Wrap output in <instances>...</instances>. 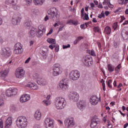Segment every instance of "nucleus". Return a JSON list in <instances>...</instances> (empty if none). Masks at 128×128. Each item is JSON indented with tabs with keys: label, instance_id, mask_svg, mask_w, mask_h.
I'll return each instance as SVG.
<instances>
[{
	"label": "nucleus",
	"instance_id": "obj_1",
	"mask_svg": "<svg viewBox=\"0 0 128 128\" xmlns=\"http://www.w3.org/2000/svg\"><path fill=\"white\" fill-rule=\"evenodd\" d=\"M48 14H49V16L51 20H56V22L54 24V26H58V24H62L60 22V15L56 8H51L50 10L48 11Z\"/></svg>",
	"mask_w": 128,
	"mask_h": 128
},
{
	"label": "nucleus",
	"instance_id": "obj_2",
	"mask_svg": "<svg viewBox=\"0 0 128 128\" xmlns=\"http://www.w3.org/2000/svg\"><path fill=\"white\" fill-rule=\"evenodd\" d=\"M54 104L57 110H63L66 106V101L62 97H57L54 100Z\"/></svg>",
	"mask_w": 128,
	"mask_h": 128
},
{
	"label": "nucleus",
	"instance_id": "obj_3",
	"mask_svg": "<svg viewBox=\"0 0 128 128\" xmlns=\"http://www.w3.org/2000/svg\"><path fill=\"white\" fill-rule=\"evenodd\" d=\"M16 124L20 128H26L28 126V119L24 116H20L16 119Z\"/></svg>",
	"mask_w": 128,
	"mask_h": 128
},
{
	"label": "nucleus",
	"instance_id": "obj_4",
	"mask_svg": "<svg viewBox=\"0 0 128 128\" xmlns=\"http://www.w3.org/2000/svg\"><path fill=\"white\" fill-rule=\"evenodd\" d=\"M17 2L18 0H6L5 1V4L8 6H4V10H8L12 8H13L14 10H16V6Z\"/></svg>",
	"mask_w": 128,
	"mask_h": 128
},
{
	"label": "nucleus",
	"instance_id": "obj_5",
	"mask_svg": "<svg viewBox=\"0 0 128 128\" xmlns=\"http://www.w3.org/2000/svg\"><path fill=\"white\" fill-rule=\"evenodd\" d=\"M68 96L70 100L74 102H78V99L80 98V95H78V92L74 91L70 92L69 93Z\"/></svg>",
	"mask_w": 128,
	"mask_h": 128
},
{
	"label": "nucleus",
	"instance_id": "obj_6",
	"mask_svg": "<svg viewBox=\"0 0 128 128\" xmlns=\"http://www.w3.org/2000/svg\"><path fill=\"white\" fill-rule=\"evenodd\" d=\"M80 76V74L78 70H72L69 74V78L72 80H78Z\"/></svg>",
	"mask_w": 128,
	"mask_h": 128
},
{
	"label": "nucleus",
	"instance_id": "obj_7",
	"mask_svg": "<svg viewBox=\"0 0 128 128\" xmlns=\"http://www.w3.org/2000/svg\"><path fill=\"white\" fill-rule=\"evenodd\" d=\"M59 86L62 90H66L68 88V80L66 78L62 80L59 84Z\"/></svg>",
	"mask_w": 128,
	"mask_h": 128
},
{
	"label": "nucleus",
	"instance_id": "obj_8",
	"mask_svg": "<svg viewBox=\"0 0 128 128\" xmlns=\"http://www.w3.org/2000/svg\"><path fill=\"white\" fill-rule=\"evenodd\" d=\"M14 48V52L15 54H20L22 52V44L20 42H17Z\"/></svg>",
	"mask_w": 128,
	"mask_h": 128
},
{
	"label": "nucleus",
	"instance_id": "obj_9",
	"mask_svg": "<svg viewBox=\"0 0 128 128\" xmlns=\"http://www.w3.org/2000/svg\"><path fill=\"white\" fill-rule=\"evenodd\" d=\"M83 62L86 66H90L92 64V59L90 56H86L82 59Z\"/></svg>",
	"mask_w": 128,
	"mask_h": 128
},
{
	"label": "nucleus",
	"instance_id": "obj_10",
	"mask_svg": "<svg viewBox=\"0 0 128 128\" xmlns=\"http://www.w3.org/2000/svg\"><path fill=\"white\" fill-rule=\"evenodd\" d=\"M12 54V51L10 49L8 48H2L1 50V54L4 58H8Z\"/></svg>",
	"mask_w": 128,
	"mask_h": 128
},
{
	"label": "nucleus",
	"instance_id": "obj_11",
	"mask_svg": "<svg viewBox=\"0 0 128 128\" xmlns=\"http://www.w3.org/2000/svg\"><path fill=\"white\" fill-rule=\"evenodd\" d=\"M15 76L18 78H22L24 76V71L22 68H18L15 72Z\"/></svg>",
	"mask_w": 128,
	"mask_h": 128
},
{
	"label": "nucleus",
	"instance_id": "obj_12",
	"mask_svg": "<svg viewBox=\"0 0 128 128\" xmlns=\"http://www.w3.org/2000/svg\"><path fill=\"white\" fill-rule=\"evenodd\" d=\"M44 124L46 128H54V120L52 118H47L45 120Z\"/></svg>",
	"mask_w": 128,
	"mask_h": 128
},
{
	"label": "nucleus",
	"instance_id": "obj_13",
	"mask_svg": "<svg viewBox=\"0 0 128 128\" xmlns=\"http://www.w3.org/2000/svg\"><path fill=\"white\" fill-rule=\"evenodd\" d=\"M18 94V89L16 88H10L6 90V96H16Z\"/></svg>",
	"mask_w": 128,
	"mask_h": 128
},
{
	"label": "nucleus",
	"instance_id": "obj_14",
	"mask_svg": "<svg viewBox=\"0 0 128 128\" xmlns=\"http://www.w3.org/2000/svg\"><path fill=\"white\" fill-rule=\"evenodd\" d=\"M64 124L67 128H72L74 126V118H70L68 119H66L64 120Z\"/></svg>",
	"mask_w": 128,
	"mask_h": 128
},
{
	"label": "nucleus",
	"instance_id": "obj_15",
	"mask_svg": "<svg viewBox=\"0 0 128 128\" xmlns=\"http://www.w3.org/2000/svg\"><path fill=\"white\" fill-rule=\"evenodd\" d=\"M21 20L22 17L17 16H14L12 17V22L14 26H18V24H20V22Z\"/></svg>",
	"mask_w": 128,
	"mask_h": 128
},
{
	"label": "nucleus",
	"instance_id": "obj_16",
	"mask_svg": "<svg viewBox=\"0 0 128 128\" xmlns=\"http://www.w3.org/2000/svg\"><path fill=\"white\" fill-rule=\"evenodd\" d=\"M100 122V119L96 118V116H94L91 120L90 128H94Z\"/></svg>",
	"mask_w": 128,
	"mask_h": 128
},
{
	"label": "nucleus",
	"instance_id": "obj_17",
	"mask_svg": "<svg viewBox=\"0 0 128 128\" xmlns=\"http://www.w3.org/2000/svg\"><path fill=\"white\" fill-rule=\"evenodd\" d=\"M77 106L79 110H82L86 106V102L84 100H80L77 103Z\"/></svg>",
	"mask_w": 128,
	"mask_h": 128
},
{
	"label": "nucleus",
	"instance_id": "obj_18",
	"mask_svg": "<svg viewBox=\"0 0 128 128\" xmlns=\"http://www.w3.org/2000/svg\"><path fill=\"white\" fill-rule=\"evenodd\" d=\"M121 36L124 40H128V28H126L122 30Z\"/></svg>",
	"mask_w": 128,
	"mask_h": 128
},
{
	"label": "nucleus",
	"instance_id": "obj_19",
	"mask_svg": "<svg viewBox=\"0 0 128 128\" xmlns=\"http://www.w3.org/2000/svg\"><path fill=\"white\" fill-rule=\"evenodd\" d=\"M100 99L97 97L96 96H94L90 98V102L92 106H96L98 104Z\"/></svg>",
	"mask_w": 128,
	"mask_h": 128
},
{
	"label": "nucleus",
	"instance_id": "obj_20",
	"mask_svg": "<svg viewBox=\"0 0 128 128\" xmlns=\"http://www.w3.org/2000/svg\"><path fill=\"white\" fill-rule=\"evenodd\" d=\"M30 95L25 94L20 97V102H28V100H30Z\"/></svg>",
	"mask_w": 128,
	"mask_h": 128
},
{
	"label": "nucleus",
	"instance_id": "obj_21",
	"mask_svg": "<svg viewBox=\"0 0 128 128\" xmlns=\"http://www.w3.org/2000/svg\"><path fill=\"white\" fill-rule=\"evenodd\" d=\"M48 50L46 48H43L40 50V54L42 56L44 60H46L48 57Z\"/></svg>",
	"mask_w": 128,
	"mask_h": 128
},
{
	"label": "nucleus",
	"instance_id": "obj_22",
	"mask_svg": "<svg viewBox=\"0 0 128 128\" xmlns=\"http://www.w3.org/2000/svg\"><path fill=\"white\" fill-rule=\"evenodd\" d=\"M12 119L11 117H8L5 122L4 128H10L12 126Z\"/></svg>",
	"mask_w": 128,
	"mask_h": 128
},
{
	"label": "nucleus",
	"instance_id": "obj_23",
	"mask_svg": "<svg viewBox=\"0 0 128 128\" xmlns=\"http://www.w3.org/2000/svg\"><path fill=\"white\" fill-rule=\"evenodd\" d=\"M8 74V70H2L0 72V78H4Z\"/></svg>",
	"mask_w": 128,
	"mask_h": 128
},
{
	"label": "nucleus",
	"instance_id": "obj_24",
	"mask_svg": "<svg viewBox=\"0 0 128 128\" xmlns=\"http://www.w3.org/2000/svg\"><path fill=\"white\" fill-rule=\"evenodd\" d=\"M27 88H30L31 90H38V85L36 84L30 83L26 85Z\"/></svg>",
	"mask_w": 128,
	"mask_h": 128
},
{
	"label": "nucleus",
	"instance_id": "obj_25",
	"mask_svg": "<svg viewBox=\"0 0 128 128\" xmlns=\"http://www.w3.org/2000/svg\"><path fill=\"white\" fill-rule=\"evenodd\" d=\"M36 28H32L29 32V36L30 38H34L36 34Z\"/></svg>",
	"mask_w": 128,
	"mask_h": 128
},
{
	"label": "nucleus",
	"instance_id": "obj_26",
	"mask_svg": "<svg viewBox=\"0 0 128 128\" xmlns=\"http://www.w3.org/2000/svg\"><path fill=\"white\" fill-rule=\"evenodd\" d=\"M37 84L40 86H46V80L41 77L37 80Z\"/></svg>",
	"mask_w": 128,
	"mask_h": 128
},
{
	"label": "nucleus",
	"instance_id": "obj_27",
	"mask_svg": "<svg viewBox=\"0 0 128 128\" xmlns=\"http://www.w3.org/2000/svg\"><path fill=\"white\" fill-rule=\"evenodd\" d=\"M62 72V68L53 69L52 75L54 76H58Z\"/></svg>",
	"mask_w": 128,
	"mask_h": 128
},
{
	"label": "nucleus",
	"instance_id": "obj_28",
	"mask_svg": "<svg viewBox=\"0 0 128 128\" xmlns=\"http://www.w3.org/2000/svg\"><path fill=\"white\" fill-rule=\"evenodd\" d=\"M34 118L37 120H40L42 118V113L40 110H37L34 114Z\"/></svg>",
	"mask_w": 128,
	"mask_h": 128
},
{
	"label": "nucleus",
	"instance_id": "obj_29",
	"mask_svg": "<svg viewBox=\"0 0 128 128\" xmlns=\"http://www.w3.org/2000/svg\"><path fill=\"white\" fill-rule=\"evenodd\" d=\"M10 110L12 112H18V107L16 105L14 104H12L10 106Z\"/></svg>",
	"mask_w": 128,
	"mask_h": 128
},
{
	"label": "nucleus",
	"instance_id": "obj_30",
	"mask_svg": "<svg viewBox=\"0 0 128 128\" xmlns=\"http://www.w3.org/2000/svg\"><path fill=\"white\" fill-rule=\"evenodd\" d=\"M44 0H34V3L36 6H42Z\"/></svg>",
	"mask_w": 128,
	"mask_h": 128
},
{
	"label": "nucleus",
	"instance_id": "obj_31",
	"mask_svg": "<svg viewBox=\"0 0 128 128\" xmlns=\"http://www.w3.org/2000/svg\"><path fill=\"white\" fill-rule=\"evenodd\" d=\"M84 40V37L80 36H78L76 40L74 42V44L75 46L76 44H78L80 42V40Z\"/></svg>",
	"mask_w": 128,
	"mask_h": 128
},
{
	"label": "nucleus",
	"instance_id": "obj_32",
	"mask_svg": "<svg viewBox=\"0 0 128 128\" xmlns=\"http://www.w3.org/2000/svg\"><path fill=\"white\" fill-rule=\"evenodd\" d=\"M104 34H110L112 32V28L110 27L107 26L104 28Z\"/></svg>",
	"mask_w": 128,
	"mask_h": 128
},
{
	"label": "nucleus",
	"instance_id": "obj_33",
	"mask_svg": "<svg viewBox=\"0 0 128 128\" xmlns=\"http://www.w3.org/2000/svg\"><path fill=\"white\" fill-rule=\"evenodd\" d=\"M44 34V31L40 30H38L36 36L37 38H42V35Z\"/></svg>",
	"mask_w": 128,
	"mask_h": 128
},
{
	"label": "nucleus",
	"instance_id": "obj_34",
	"mask_svg": "<svg viewBox=\"0 0 128 128\" xmlns=\"http://www.w3.org/2000/svg\"><path fill=\"white\" fill-rule=\"evenodd\" d=\"M67 24H75V25H76L78 24V22L76 21H74V20H68V22H67Z\"/></svg>",
	"mask_w": 128,
	"mask_h": 128
},
{
	"label": "nucleus",
	"instance_id": "obj_35",
	"mask_svg": "<svg viewBox=\"0 0 128 128\" xmlns=\"http://www.w3.org/2000/svg\"><path fill=\"white\" fill-rule=\"evenodd\" d=\"M30 26V20H26L24 22V26L26 28H28Z\"/></svg>",
	"mask_w": 128,
	"mask_h": 128
},
{
	"label": "nucleus",
	"instance_id": "obj_36",
	"mask_svg": "<svg viewBox=\"0 0 128 128\" xmlns=\"http://www.w3.org/2000/svg\"><path fill=\"white\" fill-rule=\"evenodd\" d=\"M108 72H112L114 70V68L112 67V65L110 64L108 65Z\"/></svg>",
	"mask_w": 128,
	"mask_h": 128
},
{
	"label": "nucleus",
	"instance_id": "obj_37",
	"mask_svg": "<svg viewBox=\"0 0 128 128\" xmlns=\"http://www.w3.org/2000/svg\"><path fill=\"white\" fill-rule=\"evenodd\" d=\"M118 54H114L112 56V60L113 62H116V60H118Z\"/></svg>",
	"mask_w": 128,
	"mask_h": 128
},
{
	"label": "nucleus",
	"instance_id": "obj_38",
	"mask_svg": "<svg viewBox=\"0 0 128 128\" xmlns=\"http://www.w3.org/2000/svg\"><path fill=\"white\" fill-rule=\"evenodd\" d=\"M32 12L33 14H36V16H38V14H40V11L38 9H32Z\"/></svg>",
	"mask_w": 128,
	"mask_h": 128
},
{
	"label": "nucleus",
	"instance_id": "obj_39",
	"mask_svg": "<svg viewBox=\"0 0 128 128\" xmlns=\"http://www.w3.org/2000/svg\"><path fill=\"white\" fill-rule=\"evenodd\" d=\"M47 42L49 44H56V40L52 38H48Z\"/></svg>",
	"mask_w": 128,
	"mask_h": 128
},
{
	"label": "nucleus",
	"instance_id": "obj_40",
	"mask_svg": "<svg viewBox=\"0 0 128 128\" xmlns=\"http://www.w3.org/2000/svg\"><path fill=\"white\" fill-rule=\"evenodd\" d=\"M42 103L44 106H50V102L49 100H44L42 101Z\"/></svg>",
	"mask_w": 128,
	"mask_h": 128
},
{
	"label": "nucleus",
	"instance_id": "obj_41",
	"mask_svg": "<svg viewBox=\"0 0 128 128\" xmlns=\"http://www.w3.org/2000/svg\"><path fill=\"white\" fill-rule=\"evenodd\" d=\"M38 30H42V32H46V28H44V26L42 25H40L38 27Z\"/></svg>",
	"mask_w": 128,
	"mask_h": 128
},
{
	"label": "nucleus",
	"instance_id": "obj_42",
	"mask_svg": "<svg viewBox=\"0 0 128 128\" xmlns=\"http://www.w3.org/2000/svg\"><path fill=\"white\" fill-rule=\"evenodd\" d=\"M33 78L36 80H38V78H42V76H40L38 74L35 73L33 74Z\"/></svg>",
	"mask_w": 128,
	"mask_h": 128
},
{
	"label": "nucleus",
	"instance_id": "obj_43",
	"mask_svg": "<svg viewBox=\"0 0 128 128\" xmlns=\"http://www.w3.org/2000/svg\"><path fill=\"white\" fill-rule=\"evenodd\" d=\"M60 66L58 64H56L54 65L53 70H58V68H60Z\"/></svg>",
	"mask_w": 128,
	"mask_h": 128
},
{
	"label": "nucleus",
	"instance_id": "obj_44",
	"mask_svg": "<svg viewBox=\"0 0 128 128\" xmlns=\"http://www.w3.org/2000/svg\"><path fill=\"white\" fill-rule=\"evenodd\" d=\"M114 30H116V28H118V22H115L113 24L112 26Z\"/></svg>",
	"mask_w": 128,
	"mask_h": 128
},
{
	"label": "nucleus",
	"instance_id": "obj_45",
	"mask_svg": "<svg viewBox=\"0 0 128 128\" xmlns=\"http://www.w3.org/2000/svg\"><path fill=\"white\" fill-rule=\"evenodd\" d=\"M110 2V0H104L102 2V4L103 6H108Z\"/></svg>",
	"mask_w": 128,
	"mask_h": 128
},
{
	"label": "nucleus",
	"instance_id": "obj_46",
	"mask_svg": "<svg viewBox=\"0 0 128 128\" xmlns=\"http://www.w3.org/2000/svg\"><path fill=\"white\" fill-rule=\"evenodd\" d=\"M54 47L55 48V52H58V50H60V46L58 44L54 45Z\"/></svg>",
	"mask_w": 128,
	"mask_h": 128
},
{
	"label": "nucleus",
	"instance_id": "obj_47",
	"mask_svg": "<svg viewBox=\"0 0 128 128\" xmlns=\"http://www.w3.org/2000/svg\"><path fill=\"white\" fill-rule=\"evenodd\" d=\"M118 4H126V2H124V0H118Z\"/></svg>",
	"mask_w": 128,
	"mask_h": 128
},
{
	"label": "nucleus",
	"instance_id": "obj_48",
	"mask_svg": "<svg viewBox=\"0 0 128 128\" xmlns=\"http://www.w3.org/2000/svg\"><path fill=\"white\" fill-rule=\"evenodd\" d=\"M94 32H100V27L96 26L94 28Z\"/></svg>",
	"mask_w": 128,
	"mask_h": 128
},
{
	"label": "nucleus",
	"instance_id": "obj_49",
	"mask_svg": "<svg viewBox=\"0 0 128 128\" xmlns=\"http://www.w3.org/2000/svg\"><path fill=\"white\" fill-rule=\"evenodd\" d=\"M90 54L92 56H96V52L93 50L90 52Z\"/></svg>",
	"mask_w": 128,
	"mask_h": 128
},
{
	"label": "nucleus",
	"instance_id": "obj_50",
	"mask_svg": "<svg viewBox=\"0 0 128 128\" xmlns=\"http://www.w3.org/2000/svg\"><path fill=\"white\" fill-rule=\"evenodd\" d=\"M112 80H108V82H107V84H108V88H112V84H112Z\"/></svg>",
	"mask_w": 128,
	"mask_h": 128
},
{
	"label": "nucleus",
	"instance_id": "obj_51",
	"mask_svg": "<svg viewBox=\"0 0 128 128\" xmlns=\"http://www.w3.org/2000/svg\"><path fill=\"white\" fill-rule=\"evenodd\" d=\"M4 104V99L0 98V107L2 106Z\"/></svg>",
	"mask_w": 128,
	"mask_h": 128
},
{
	"label": "nucleus",
	"instance_id": "obj_52",
	"mask_svg": "<svg viewBox=\"0 0 128 128\" xmlns=\"http://www.w3.org/2000/svg\"><path fill=\"white\" fill-rule=\"evenodd\" d=\"M84 14V20H90V18H88V14H86V13H85Z\"/></svg>",
	"mask_w": 128,
	"mask_h": 128
},
{
	"label": "nucleus",
	"instance_id": "obj_53",
	"mask_svg": "<svg viewBox=\"0 0 128 128\" xmlns=\"http://www.w3.org/2000/svg\"><path fill=\"white\" fill-rule=\"evenodd\" d=\"M70 48V44H68V45H63L64 50H66V48Z\"/></svg>",
	"mask_w": 128,
	"mask_h": 128
},
{
	"label": "nucleus",
	"instance_id": "obj_54",
	"mask_svg": "<svg viewBox=\"0 0 128 128\" xmlns=\"http://www.w3.org/2000/svg\"><path fill=\"white\" fill-rule=\"evenodd\" d=\"M0 128H4V122L2 119H0Z\"/></svg>",
	"mask_w": 128,
	"mask_h": 128
},
{
	"label": "nucleus",
	"instance_id": "obj_55",
	"mask_svg": "<svg viewBox=\"0 0 128 128\" xmlns=\"http://www.w3.org/2000/svg\"><path fill=\"white\" fill-rule=\"evenodd\" d=\"M114 46L115 48H116L118 46V44L116 42H114Z\"/></svg>",
	"mask_w": 128,
	"mask_h": 128
},
{
	"label": "nucleus",
	"instance_id": "obj_56",
	"mask_svg": "<svg viewBox=\"0 0 128 128\" xmlns=\"http://www.w3.org/2000/svg\"><path fill=\"white\" fill-rule=\"evenodd\" d=\"M31 60V58L29 57L26 60L24 63L25 64H28Z\"/></svg>",
	"mask_w": 128,
	"mask_h": 128
},
{
	"label": "nucleus",
	"instance_id": "obj_57",
	"mask_svg": "<svg viewBox=\"0 0 128 128\" xmlns=\"http://www.w3.org/2000/svg\"><path fill=\"white\" fill-rule=\"evenodd\" d=\"M108 6L110 8H114V5L112 4H110V2L109 4H108Z\"/></svg>",
	"mask_w": 128,
	"mask_h": 128
},
{
	"label": "nucleus",
	"instance_id": "obj_58",
	"mask_svg": "<svg viewBox=\"0 0 128 128\" xmlns=\"http://www.w3.org/2000/svg\"><path fill=\"white\" fill-rule=\"evenodd\" d=\"M28 4H32V0H25Z\"/></svg>",
	"mask_w": 128,
	"mask_h": 128
},
{
	"label": "nucleus",
	"instance_id": "obj_59",
	"mask_svg": "<svg viewBox=\"0 0 128 128\" xmlns=\"http://www.w3.org/2000/svg\"><path fill=\"white\" fill-rule=\"evenodd\" d=\"M52 34V29H50V32L46 34V36H48L50 34Z\"/></svg>",
	"mask_w": 128,
	"mask_h": 128
},
{
	"label": "nucleus",
	"instance_id": "obj_60",
	"mask_svg": "<svg viewBox=\"0 0 128 128\" xmlns=\"http://www.w3.org/2000/svg\"><path fill=\"white\" fill-rule=\"evenodd\" d=\"M98 18H104V14H100L98 16Z\"/></svg>",
	"mask_w": 128,
	"mask_h": 128
},
{
	"label": "nucleus",
	"instance_id": "obj_61",
	"mask_svg": "<svg viewBox=\"0 0 128 128\" xmlns=\"http://www.w3.org/2000/svg\"><path fill=\"white\" fill-rule=\"evenodd\" d=\"M49 48H50L51 50H54V45L50 44V46H49Z\"/></svg>",
	"mask_w": 128,
	"mask_h": 128
},
{
	"label": "nucleus",
	"instance_id": "obj_62",
	"mask_svg": "<svg viewBox=\"0 0 128 128\" xmlns=\"http://www.w3.org/2000/svg\"><path fill=\"white\" fill-rule=\"evenodd\" d=\"M64 25H63V26L62 27L60 26V28L58 30V32H62V28H64Z\"/></svg>",
	"mask_w": 128,
	"mask_h": 128
},
{
	"label": "nucleus",
	"instance_id": "obj_63",
	"mask_svg": "<svg viewBox=\"0 0 128 128\" xmlns=\"http://www.w3.org/2000/svg\"><path fill=\"white\" fill-rule=\"evenodd\" d=\"M98 8H102V4H99L98 5Z\"/></svg>",
	"mask_w": 128,
	"mask_h": 128
},
{
	"label": "nucleus",
	"instance_id": "obj_64",
	"mask_svg": "<svg viewBox=\"0 0 128 128\" xmlns=\"http://www.w3.org/2000/svg\"><path fill=\"white\" fill-rule=\"evenodd\" d=\"M105 14L106 16H108V14H110V12L108 11H106L105 12Z\"/></svg>",
	"mask_w": 128,
	"mask_h": 128
}]
</instances>
